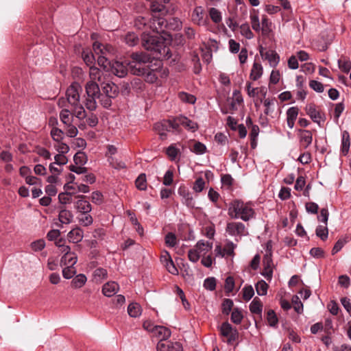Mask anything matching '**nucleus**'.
I'll return each instance as SVG.
<instances>
[{"label":"nucleus","instance_id":"1","mask_svg":"<svg viewBox=\"0 0 351 351\" xmlns=\"http://www.w3.org/2000/svg\"><path fill=\"white\" fill-rule=\"evenodd\" d=\"M167 25L168 23L165 18L153 15L150 21V28L155 34H144L142 36V45L144 48L155 52L158 58L168 59L171 57L169 48L165 45L164 39L159 36L160 34L165 33Z\"/></svg>","mask_w":351,"mask_h":351},{"label":"nucleus","instance_id":"2","mask_svg":"<svg viewBox=\"0 0 351 351\" xmlns=\"http://www.w3.org/2000/svg\"><path fill=\"white\" fill-rule=\"evenodd\" d=\"M82 91L81 85L77 82H73L66 89V97H60L58 101L60 108L70 106L75 117L79 119H83L86 117L84 107L80 103Z\"/></svg>","mask_w":351,"mask_h":351},{"label":"nucleus","instance_id":"3","mask_svg":"<svg viewBox=\"0 0 351 351\" xmlns=\"http://www.w3.org/2000/svg\"><path fill=\"white\" fill-rule=\"evenodd\" d=\"M228 213L232 219L247 221L254 217L255 212L250 203L234 199L230 204Z\"/></svg>","mask_w":351,"mask_h":351},{"label":"nucleus","instance_id":"4","mask_svg":"<svg viewBox=\"0 0 351 351\" xmlns=\"http://www.w3.org/2000/svg\"><path fill=\"white\" fill-rule=\"evenodd\" d=\"M150 60V56L146 53H133L128 66L133 75H144L147 68L151 65Z\"/></svg>","mask_w":351,"mask_h":351},{"label":"nucleus","instance_id":"5","mask_svg":"<svg viewBox=\"0 0 351 351\" xmlns=\"http://www.w3.org/2000/svg\"><path fill=\"white\" fill-rule=\"evenodd\" d=\"M93 48L95 53L97 56L98 64L104 69L110 68L112 64L107 56L113 53V47L110 45H104L96 41L93 43Z\"/></svg>","mask_w":351,"mask_h":351},{"label":"nucleus","instance_id":"6","mask_svg":"<svg viewBox=\"0 0 351 351\" xmlns=\"http://www.w3.org/2000/svg\"><path fill=\"white\" fill-rule=\"evenodd\" d=\"M263 271L261 273L267 280L271 281L273 277L275 265L272 260V251L271 242L267 243L266 253L263 258Z\"/></svg>","mask_w":351,"mask_h":351},{"label":"nucleus","instance_id":"7","mask_svg":"<svg viewBox=\"0 0 351 351\" xmlns=\"http://www.w3.org/2000/svg\"><path fill=\"white\" fill-rule=\"evenodd\" d=\"M305 111L306 114L311 117L312 121L322 126L326 120V117L324 112L318 110L314 104H309L306 106Z\"/></svg>","mask_w":351,"mask_h":351},{"label":"nucleus","instance_id":"8","mask_svg":"<svg viewBox=\"0 0 351 351\" xmlns=\"http://www.w3.org/2000/svg\"><path fill=\"white\" fill-rule=\"evenodd\" d=\"M221 335L227 338L228 344H232L239 338V332L236 328H232L228 322H223L220 327Z\"/></svg>","mask_w":351,"mask_h":351},{"label":"nucleus","instance_id":"9","mask_svg":"<svg viewBox=\"0 0 351 351\" xmlns=\"http://www.w3.org/2000/svg\"><path fill=\"white\" fill-rule=\"evenodd\" d=\"M259 53L263 60H267L269 66L276 68L280 62V56L275 50L265 49L262 46L259 47Z\"/></svg>","mask_w":351,"mask_h":351},{"label":"nucleus","instance_id":"10","mask_svg":"<svg viewBox=\"0 0 351 351\" xmlns=\"http://www.w3.org/2000/svg\"><path fill=\"white\" fill-rule=\"evenodd\" d=\"M154 129L161 140L167 138V132L174 130L173 120H162L154 124Z\"/></svg>","mask_w":351,"mask_h":351},{"label":"nucleus","instance_id":"11","mask_svg":"<svg viewBox=\"0 0 351 351\" xmlns=\"http://www.w3.org/2000/svg\"><path fill=\"white\" fill-rule=\"evenodd\" d=\"M161 67V61H156L154 64L147 68L146 72L143 75L145 80L148 83H154L156 82L159 77V73L161 72L160 68Z\"/></svg>","mask_w":351,"mask_h":351},{"label":"nucleus","instance_id":"12","mask_svg":"<svg viewBox=\"0 0 351 351\" xmlns=\"http://www.w3.org/2000/svg\"><path fill=\"white\" fill-rule=\"evenodd\" d=\"M226 232L232 237H243L247 233L245 226L241 222L228 223Z\"/></svg>","mask_w":351,"mask_h":351},{"label":"nucleus","instance_id":"13","mask_svg":"<svg viewBox=\"0 0 351 351\" xmlns=\"http://www.w3.org/2000/svg\"><path fill=\"white\" fill-rule=\"evenodd\" d=\"M174 123V130H178L180 125H182L185 128L191 130L192 132H195L197 130L198 125L197 123L190 120L186 117L180 116L175 118L173 119Z\"/></svg>","mask_w":351,"mask_h":351},{"label":"nucleus","instance_id":"14","mask_svg":"<svg viewBox=\"0 0 351 351\" xmlns=\"http://www.w3.org/2000/svg\"><path fill=\"white\" fill-rule=\"evenodd\" d=\"M157 351H182V347L178 342L160 340L157 344Z\"/></svg>","mask_w":351,"mask_h":351},{"label":"nucleus","instance_id":"15","mask_svg":"<svg viewBox=\"0 0 351 351\" xmlns=\"http://www.w3.org/2000/svg\"><path fill=\"white\" fill-rule=\"evenodd\" d=\"M178 193L182 197V202L184 204L190 208L195 206L193 195L185 186H180L178 188Z\"/></svg>","mask_w":351,"mask_h":351},{"label":"nucleus","instance_id":"16","mask_svg":"<svg viewBox=\"0 0 351 351\" xmlns=\"http://www.w3.org/2000/svg\"><path fill=\"white\" fill-rule=\"evenodd\" d=\"M191 20L193 23L198 25H206L207 24L205 12L202 6L194 8L191 14Z\"/></svg>","mask_w":351,"mask_h":351},{"label":"nucleus","instance_id":"17","mask_svg":"<svg viewBox=\"0 0 351 351\" xmlns=\"http://www.w3.org/2000/svg\"><path fill=\"white\" fill-rule=\"evenodd\" d=\"M84 237V231L83 230L76 226L73 228L71 231L67 234V239L69 242L73 243H77L80 242Z\"/></svg>","mask_w":351,"mask_h":351},{"label":"nucleus","instance_id":"18","mask_svg":"<svg viewBox=\"0 0 351 351\" xmlns=\"http://www.w3.org/2000/svg\"><path fill=\"white\" fill-rule=\"evenodd\" d=\"M110 71L114 75L123 77L126 75L128 68L123 62L116 61L112 64Z\"/></svg>","mask_w":351,"mask_h":351},{"label":"nucleus","instance_id":"19","mask_svg":"<svg viewBox=\"0 0 351 351\" xmlns=\"http://www.w3.org/2000/svg\"><path fill=\"white\" fill-rule=\"evenodd\" d=\"M299 114V108L297 106H292L289 108L287 112V123L290 129L294 127L295 121Z\"/></svg>","mask_w":351,"mask_h":351},{"label":"nucleus","instance_id":"20","mask_svg":"<svg viewBox=\"0 0 351 351\" xmlns=\"http://www.w3.org/2000/svg\"><path fill=\"white\" fill-rule=\"evenodd\" d=\"M194 247L201 256H204L212 250L213 243L204 240H199L197 242Z\"/></svg>","mask_w":351,"mask_h":351},{"label":"nucleus","instance_id":"21","mask_svg":"<svg viewBox=\"0 0 351 351\" xmlns=\"http://www.w3.org/2000/svg\"><path fill=\"white\" fill-rule=\"evenodd\" d=\"M119 285L112 281L106 283L102 287V292L107 297H112L119 291Z\"/></svg>","mask_w":351,"mask_h":351},{"label":"nucleus","instance_id":"22","mask_svg":"<svg viewBox=\"0 0 351 351\" xmlns=\"http://www.w3.org/2000/svg\"><path fill=\"white\" fill-rule=\"evenodd\" d=\"M86 95L98 96L101 95L100 88L97 82L88 81L85 85Z\"/></svg>","mask_w":351,"mask_h":351},{"label":"nucleus","instance_id":"23","mask_svg":"<svg viewBox=\"0 0 351 351\" xmlns=\"http://www.w3.org/2000/svg\"><path fill=\"white\" fill-rule=\"evenodd\" d=\"M75 208L80 213H87L92 210V206L89 202L84 199H79L75 202Z\"/></svg>","mask_w":351,"mask_h":351},{"label":"nucleus","instance_id":"24","mask_svg":"<svg viewBox=\"0 0 351 351\" xmlns=\"http://www.w3.org/2000/svg\"><path fill=\"white\" fill-rule=\"evenodd\" d=\"M243 102V97L239 90H234L232 94V99L230 102V109L232 111H236L238 109V106L242 104Z\"/></svg>","mask_w":351,"mask_h":351},{"label":"nucleus","instance_id":"25","mask_svg":"<svg viewBox=\"0 0 351 351\" xmlns=\"http://www.w3.org/2000/svg\"><path fill=\"white\" fill-rule=\"evenodd\" d=\"M58 219L62 223L69 224L73 220V215L70 210L62 208L59 212Z\"/></svg>","mask_w":351,"mask_h":351},{"label":"nucleus","instance_id":"26","mask_svg":"<svg viewBox=\"0 0 351 351\" xmlns=\"http://www.w3.org/2000/svg\"><path fill=\"white\" fill-rule=\"evenodd\" d=\"M263 73V68L261 64L254 62L253 63V65H252V69L250 71V78L252 80L256 81V80H258L262 76Z\"/></svg>","mask_w":351,"mask_h":351},{"label":"nucleus","instance_id":"27","mask_svg":"<svg viewBox=\"0 0 351 351\" xmlns=\"http://www.w3.org/2000/svg\"><path fill=\"white\" fill-rule=\"evenodd\" d=\"M300 143L304 148H307L312 143L313 135L309 130H300Z\"/></svg>","mask_w":351,"mask_h":351},{"label":"nucleus","instance_id":"28","mask_svg":"<svg viewBox=\"0 0 351 351\" xmlns=\"http://www.w3.org/2000/svg\"><path fill=\"white\" fill-rule=\"evenodd\" d=\"M250 19L252 29L255 32H259L261 31V23L258 10H252L250 12Z\"/></svg>","mask_w":351,"mask_h":351},{"label":"nucleus","instance_id":"29","mask_svg":"<svg viewBox=\"0 0 351 351\" xmlns=\"http://www.w3.org/2000/svg\"><path fill=\"white\" fill-rule=\"evenodd\" d=\"M62 108V110L60 112V121L64 125L72 123L73 121V113L66 107Z\"/></svg>","mask_w":351,"mask_h":351},{"label":"nucleus","instance_id":"30","mask_svg":"<svg viewBox=\"0 0 351 351\" xmlns=\"http://www.w3.org/2000/svg\"><path fill=\"white\" fill-rule=\"evenodd\" d=\"M261 30L264 36H268L272 32V23L267 16L263 15L261 19Z\"/></svg>","mask_w":351,"mask_h":351},{"label":"nucleus","instance_id":"31","mask_svg":"<svg viewBox=\"0 0 351 351\" xmlns=\"http://www.w3.org/2000/svg\"><path fill=\"white\" fill-rule=\"evenodd\" d=\"M249 308L252 313L261 315L263 311V304L261 300L256 297L250 303Z\"/></svg>","mask_w":351,"mask_h":351},{"label":"nucleus","instance_id":"32","mask_svg":"<svg viewBox=\"0 0 351 351\" xmlns=\"http://www.w3.org/2000/svg\"><path fill=\"white\" fill-rule=\"evenodd\" d=\"M276 102L277 101L275 98H267L264 99L263 105L265 108L264 113L266 115H271V114L274 112Z\"/></svg>","mask_w":351,"mask_h":351},{"label":"nucleus","instance_id":"33","mask_svg":"<svg viewBox=\"0 0 351 351\" xmlns=\"http://www.w3.org/2000/svg\"><path fill=\"white\" fill-rule=\"evenodd\" d=\"M77 219L79 223L82 226H90L93 223V218L89 213L79 214Z\"/></svg>","mask_w":351,"mask_h":351},{"label":"nucleus","instance_id":"34","mask_svg":"<svg viewBox=\"0 0 351 351\" xmlns=\"http://www.w3.org/2000/svg\"><path fill=\"white\" fill-rule=\"evenodd\" d=\"M154 334L160 339V340H166L171 336V331L165 326H157Z\"/></svg>","mask_w":351,"mask_h":351},{"label":"nucleus","instance_id":"35","mask_svg":"<svg viewBox=\"0 0 351 351\" xmlns=\"http://www.w3.org/2000/svg\"><path fill=\"white\" fill-rule=\"evenodd\" d=\"M77 256L75 253H69L67 254H64V256L61 258V264L67 266H74L77 263Z\"/></svg>","mask_w":351,"mask_h":351},{"label":"nucleus","instance_id":"36","mask_svg":"<svg viewBox=\"0 0 351 351\" xmlns=\"http://www.w3.org/2000/svg\"><path fill=\"white\" fill-rule=\"evenodd\" d=\"M98 96L86 95V99L84 101V106L90 111H94L97 108V99H99Z\"/></svg>","mask_w":351,"mask_h":351},{"label":"nucleus","instance_id":"37","mask_svg":"<svg viewBox=\"0 0 351 351\" xmlns=\"http://www.w3.org/2000/svg\"><path fill=\"white\" fill-rule=\"evenodd\" d=\"M128 313L132 317H138L142 313L141 306L138 303H131L128 305Z\"/></svg>","mask_w":351,"mask_h":351},{"label":"nucleus","instance_id":"38","mask_svg":"<svg viewBox=\"0 0 351 351\" xmlns=\"http://www.w3.org/2000/svg\"><path fill=\"white\" fill-rule=\"evenodd\" d=\"M103 95L116 97L118 93L117 86L113 83H106L102 87Z\"/></svg>","mask_w":351,"mask_h":351},{"label":"nucleus","instance_id":"39","mask_svg":"<svg viewBox=\"0 0 351 351\" xmlns=\"http://www.w3.org/2000/svg\"><path fill=\"white\" fill-rule=\"evenodd\" d=\"M350 145V134L348 132L343 131L341 140V152L343 155H346L348 153Z\"/></svg>","mask_w":351,"mask_h":351},{"label":"nucleus","instance_id":"40","mask_svg":"<svg viewBox=\"0 0 351 351\" xmlns=\"http://www.w3.org/2000/svg\"><path fill=\"white\" fill-rule=\"evenodd\" d=\"M108 272L106 269L97 268L93 271V278L97 282H101V281L107 278Z\"/></svg>","mask_w":351,"mask_h":351},{"label":"nucleus","instance_id":"41","mask_svg":"<svg viewBox=\"0 0 351 351\" xmlns=\"http://www.w3.org/2000/svg\"><path fill=\"white\" fill-rule=\"evenodd\" d=\"M136 187L140 191H145L147 189V178L145 173H141L135 180Z\"/></svg>","mask_w":351,"mask_h":351},{"label":"nucleus","instance_id":"42","mask_svg":"<svg viewBox=\"0 0 351 351\" xmlns=\"http://www.w3.org/2000/svg\"><path fill=\"white\" fill-rule=\"evenodd\" d=\"M86 280L87 278L84 274L77 275L71 282L72 287L75 289L81 288L85 285Z\"/></svg>","mask_w":351,"mask_h":351},{"label":"nucleus","instance_id":"43","mask_svg":"<svg viewBox=\"0 0 351 351\" xmlns=\"http://www.w3.org/2000/svg\"><path fill=\"white\" fill-rule=\"evenodd\" d=\"M89 81L100 82L101 78V71L95 66H90L89 71Z\"/></svg>","mask_w":351,"mask_h":351},{"label":"nucleus","instance_id":"44","mask_svg":"<svg viewBox=\"0 0 351 351\" xmlns=\"http://www.w3.org/2000/svg\"><path fill=\"white\" fill-rule=\"evenodd\" d=\"M256 293L258 295H265L267 293L268 285L263 280H259L255 285Z\"/></svg>","mask_w":351,"mask_h":351},{"label":"nucleus","instance_id":"45","mask_svg":"<svg viewBox=\"0 0 351 351\" xmlns=\"http://www.w3.org/2000/svg\"><path fill=\"white\" fill-rule=\"evenodd\" d=\"M241 34L244 36L246 39L250 40L254 38V34L250 29L248 23H245L240 26Z\"/></svg>","mask_w":351,"mask_h":351},{"label":"nucleus","instance_id":"46","mask_svg":"<svg viewBox=\"0 0 351 351\" xmlns=\"http://www.w3.org/2000/svg\"><path fill=\"white\" fill-rule=\"evenodd\" d=\"M236 247L237 245L232 241H227L223 247V254H222V257H224L225 256H233L234 254V249Z\"/></svg>","mask_w":351,"mask_h":351},{"label":"nucleus","instance_id":"47","mask_svg":"<svg viewBox=\"0 0 351 351\" xmlns=\"http://www.w3.org/2000/svg\"><path fill=\"white\" fill-rule=\"evenodd\" d=\"M316 235L319 237L322 241H325L327 239L328 236V230L327 228V225H319L316 228Z\"/></svg>","mask_w":351,"mask_h":351},{"label":"nucleus","instance_id":"48","mask_svg":"<svg viewBox=\"0 0 351 351\" xmlns=\"http://www.w3.org/2000/svg\"><path fill=\"white\" fill-rule=\"evenodd\" d=\"M177 237L173 232H168L165 237V243L167 247H173L177 245Z\"/></svg>","mask_w":351,"mask_h":351},{"label":"nucleus","instance_id":"49","mask_svg":"<svg viewBox=\"0 0 351 351\" xmlns=\"http://www.w3.org/2000/svg\"><path fill=\"white\" fill-rule=\"evenodd\" d=\"M243 318V315L241 311L237 308H234L231 314V321L236 324H239L241 323Z\"/></svg>","mask_w":351,"mask_h":351},{"label":"nucleus","instance_id":"50","mask_svg":"<svg viewBox=\"0 0 351 351\" xmlns=\"http://www.w3.org/2000/svg\"><path fill=\"white\" fill-rule=\"evenodd\" d=\"M178 97L182 101L191 104H195L196 101V97L193 95L185 92L180 93Z\"/></svg>","mask_w":351,"mask_h":351},{"label":"nucleus","instance_id":"51","mask_svg":"<svg viewBox=\"0 0 351 351\" xmlns=\"http://www.w3.org/2000/svg\"><path fill=\"white\" fill-rule=\"evenodd\" d=\"M339 68L344 73H349L351 70V61L348 59L338 60Z\"/></svg>","mask_w":351,"mask_h":351},{"label":"nucleus","instance_id":"52","mask_svg":"<svg viewBox=\"0 0 351 351\" xmlns=\"http://www.w3.org/2000/svg\"><path fill=\"white\" fill-rule=\"evenodd\" d=\"M125 41L128 45L133 47L138 44V38L136 34L133 32H129L125 35Z\"/></svg>","mask_w":351,"mask_h":351},{"label":"nucleus","instance_id":"53","mask_svg":"<svg viewBox=\"0 0 351 351\" xmlns=\"http://www.w3.org/2000/svg\"><path fill=\"white\" fill-rule=\"evenodd\" d=\"M267 319L270 326L276 327L277 326L278 319L274 310H269L267 311Z\"/></svg>","mask_w":351,"mask_h":351},{"label":"nucleus","instance_id":"54","mask_svg":"<svg viewBox=\"0 0 351 351\" xmlns=\"http://www.w3.org/2000/svg\"><path fill=\"white\" fill-rule=\"evenodd\" d=\"M180 151L174 144L169 146L166 149V154L171 160H175Z\"/></svg>","mask_w":351,"mask_h":351},{"label":"nucleus","instance_id":"55","mask_svg":"<svg viewBox=\"0 0 351 351\" xmlns=\"http://www.w3.org/2000/svg\"><path fill=\"white\" fill-rule=\"evenodd\" d=\"M114 97L110 96V95H106L101 93L99 99L101 105L105 108H108L112 105V98H114Z\"/></svg>","mask_w":351,"mask_h":351},{"label":"nucleus","instance_id":"56","mask_svg":"<svg viewBox=\"0 0 351 351\" xmlns=\"http://www.w3.org/2000/svg\"><path fill=\"white\" fill-rule=\"evenodd\" d=\"M233 306V301L230 299H225L221 304L222 313L224 315H229Z\"/></svg>","mask_w":351,"mask_h":351},{"label":"nucleus","instance_id":"57","mask_svg":"<svg viewBox=\"0 0 351 351\" xmlns=\"http://www.w3.org/2000/svg\"><path fill=\"white\" fill-rule=\"evenodd\" d=\"M191 151L196 154L202 155L206 152V147L202 143L196 142L191 148Z\"/></svg>","mask_w":351,"mask_h":351},{"label":"nucleus","instance_id":"58","mask_svg":"<svg viewBox=\"0 0 351 351\" xmlns=\"http://www.w3.org/2000/svg\"><path fill=\"white\" fill-rule=\"evenodd\" d=\"M206 182L202 178L196 179L193 184V189L196 193H200L205 187Z\"/></svg>","mask_w":351,"mask_h":351},{"label":"nucleus","instance_id":"59","mask_svg":"<svg viewBox=\"0 0 351 351\" xmlns=\"http://www.w3.org/2000/svg\"><path fill=\"white\" fill-rule=\"evenodd\" d=\"M254 295V291L253 287L250 286H245L243 289V298L246 301H249Z\"/></svg>","mask_w":351,"mask_h":351},{"label":"nucleus","instance_id":"60","mask_svg":"<svg viewBox=\"0 0 351 351\" xmlns=\"http://www.w3.org/2000/svg\"><path fill=\"white\" fill-rule=\"evenodd\" d=\"M73 160L76 165H83L86 162L87 158L84 152H79L74 155Z\"/></svg>","mask_w":351,"mask_h":351},{"label":"nucleus","instance_id":"61","mask_svg":"<svg viewBox=\"0 0 351 351\" xmlns=\"http://www.w3.org/2000/svg\"><path fill=\"white\" fill-rule=\"evenodd\" d=\"M209 14L212 21L218 23L221 21V12L216 8H212L210 9Z\"/></svg>","mask_w":351,"mask_h":351},{"label":"nucleus","instance_id":"62","mask_svg":"<svg viewBox=\"0 0 351 351\" xmlns=\"http://www.w3.org/2000/svg\"><path fill=\"white\" fill-rule=\"evenodd\" d=\"M309 86L311 88H312L313 90H315L317 93H323L324 90V86L322 83L320 82H318L317 80H311L309 82Z\"/></svg>","mask_w":351,"mask_h":351},{"label":"nucleus","instance_id":"63","mask_svg":"<svg viewBox=\"0 0 351 351\" xmlns=\"http://www.w3.org/2000/svg\"><path fill=\"white\" fill-rule=\"evenodd\" d=\"M51 136L54 141L60 142L63 139L64 132L62 130L54 128L51 131Z\"/></svg>","mask_w":351,"mask_h":351},{"label":"nucleus","instance_id":"64","mask_svg":"<svg viewBox=\"0 0 351 351\" xmlns=\"http://www.w3.org/2000/svg\"><path fill=\"white\" fill-rule=\"evenodd\" d=\"M76 273V270L73 266L67 265L62 270V276L66 279L71 278Z\"/></svg>","mask_w":351,"mask_h":351}]
</instances>
